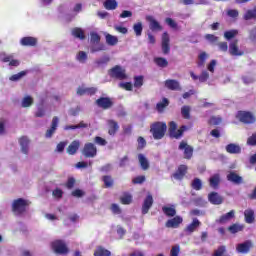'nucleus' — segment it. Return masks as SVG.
<instances>
[{"label": "nucleus", "instance_id": "obj_41", "mask_svg": "<svg viewBox=\"0 0 256 256\" xmlns=\"http://www.w3.org/2000/svg\"><path fill=\"white\" fill-rule=\"evenodd\" d=\"M245 21H250V19H256V8L252 10H247L244 14Z\"/></svg>", "mask_w": 256, "mask_h": 256}, {"label": "nucleus", "instance_id": "obj_50", "mask_svg": "<svg viewBox=\"0 0 256 256\" xmlns=\"http://www.w3.org/2000/svg\"><path fill=\"white\" fill-rule=\"evenodd\" d=\"M207 57H208V55L205 52H201L199 54V56H198V59H199L198 67H203V65H205V61H207Z\"/></svg>", "mask_w": 256, "mask_h": 256}, {"label": "nucleus", "instance_id": "obj_57", "mask_svg": "<svg viewBox=\"0 0 256 256\" xmlns=\"http://www.w3.org/2000/svg\"><path fill=\"white\" fill-rule=\"evenodd\" d=\"M222 119L219 116H212L209 120L210 125H220Z\"/></svg>", "mask_w": 256, "mask_h": 256}, {"label": "nucleus", "instance_id": "obj_4", "mask_svg": "<svg viewBox=\"0 0 256 256\" xmlns=\"http://www.w3.org/2000/svg\"><path fill=\"white\" fill-rule=\"evenodd\" d=\"M0 61L8 63L9 67H19L21 65V61L15 58L14 54H7L5 52L0 53Z\"/></svg>", "mask_w": 256, "mask_h": 256}, {"label": "nucleus", "instance_id": "obj_63", "mask_svg": "<svg viewBox=\"0 0 256 256\" xmlns=\"http://www.w3.org/2000/svg\"><path fill=\"white\" fill-rule=\"evenodd\" d=\"M138 149H144L145 145H147V141H145V138L138 137Z\"/></svg>", "mask_w": 256, "mask_h": 256}, {"label": "nucleus", "instance_id": "obj_43", "mask_svg": "<svg viewBox=\"0 0 256 256\" xmlns=\"http://www.w3.org/2000/svg\"><path fill=\"white\" fill-rule=\"evenodd\" d=\"M167 105H169V100H167V98H163V100L156 105V109L159 113H162Z\"/></svg>", "mask_w": 256, "mask_h": 256}, {"label": "nucleus", "instance_id": "obj_18", "mask_svg": "<svg viewBox=\"0 0 256 256\" xmlns=\"http://www.w3.org/2000/svg\"><path fill=\"white\" fill-rule=\"evenodd\" d=\"M20 44L23 47H35L37 45V38L31 36L23 37L20 39Z\"/></svg>", "mask_w": 256, "mask_h": 256}, {"label": "nucleus", "instance_id": "obj_60", "mask_svg": "<svg viewBox=\"0 0 256 256\" xmlns=\"http://www.w3.org/2000/svg\"><path fill=\"white\" fill-rule=\"evenodd\" d=\"M103 182L106 185V187H111L113 185V178H111V176H104Z\"/></svg>", "mask_w": 256, "mask_h": 256}, {"label": "nucleus", "instance_id": "obj_14", "mask_svg": "<svg viewBox=\"0 0 256 256\" xmlns=\"http://www.w3.org/2000/svg\"><path fill=\"white\" fill-rule=\"evenodd\" d=\"M251 247H253V242H251L250 240H247L244 243L238 244L236 246V250L238 251V253L245 254L251 251Z\"/></svg>", "mask_w": 256, "mask_h": 256}, {"label": "nucleus", "instance_id": "obj_49", "mask_svg": "<svg viewBox=\"0 0 256 256\" xmlns=\"http://www.w3.org/2000/svg\"><path fill=\"white\" fill-rule=\"evenodd\" d=\"M25 75H27V71H21L17 74H14L10 77V81H19L21 79H23V77H25Z\"/></svg>", "mask_w": 256, "mask_h": 256}, {"label": "nucleus", "instance_id": "obj_55", "mask_svg": "<svg viewBox=\"0 0 256 256\" xmlns=\"http://www.w3.org/2000/svg\"><path fill=\"white\" fill-rule=\"evenodd\" d=\"M225 246H220L217 250L214 251L213 256H229L225 254Z\"/></svg>", "mask_w": 256, "mask_h": 256}, {"label": "nucleus", "instance_id": "obj_3", "mask_svg": "<svg viewBox=\"0 0 256 256\" xmlns=\"http://www.w3.org/2000/svg\"><path fill=\"white\" fill-rule=\"evenodd\" d=\"M189 129H191V126L184 125L177 130V123H175L174 121L169 123L170 137H173L174 139H180V137H183V132Z\"/></svg>", "mask_w": 256, "mask_h": 256}, {"label": "nucleus", "instance_id": "obj_22", "mask_svg": "<svg viewBox=\"0 0 256 256\" xmlns=\"http://www.w3.org/2000/svg\"><path fill=\"white\" fill-rule=\"evenodd\" d=\"M19 143L22 153L27 155V153H29V138H27V136H23L19 139Z\"/></svg>", "mask_w": 256, "mask_h": 256}, {"label": "nucleus", "instance_id": "obj_5", "mask_svg": "<svg viewBox=\"0 0 256 256\" xmlns=\"http://www.w3.org/2000/svg\"><path fill=\"white\" fill-rule=\"evenodd\" d=\"M51 247L54 253L58 255H67L69 253V248H67V244L63 240H55L51 243Z\"/></svg>", "mask_w": 256, "mask_h": 256}, {"label": "nucleus", "instance_id": "obj_40", "mask_svg": "<svg viewBox=\"0 0 256 256\" xmlns=\"http://www.w3.org/2000/svg\"><path fill=\"white\" fill-rule=\"evenodd\" d=\"M154 62L156 63V65L158 67H162V68H165V67H167V65H169V62L167 61V59L162 58V57L154 58Z\"/></svg>", "mask_w": 256, "mask_h": 256}, {"label": "nucleus", "instance_id": "obj_24", "mask_svg": "<svg viewBox=\"0 0 256 256\" xmlns=\"http://www.w3.org/2000/svg\"><path fill=\"white\" fill-rule=\"evenodd\" d=\"M165 87L171 91H179V89H181V86L177 80H166Z\"/></svg>", "mask_w": 256, "mask_h": 256}, {"label": "nucleus", "instance_id": "obj_44", "mask_svg": "<svg viewBox=\"0 0 256 256\" xmlns=\"http://www.w3.org/2000/svg\"><path fill=\"white\" fill-rule=\"evenodd\" d=\"M72 35L77 39H85V33L80 28H75L72 30Z\"/></svg>", "mask_w": 256, "mask_h": 256}, {"label": "nucleus", "instance_id": "obj_15", "mask_svg": "<svg viewBox=\"0 0 256 256\" xmlns=\"http://www.w3.org/2000/svg\"><path fill=\"white\" fill-rule=\"evenodd\" d=\"M146 21H148L151 31H161L163 29L161 24L153 16H147Z\"/></svg>", "mask_w": 256, "mask_h": 256}, {"label": "nucleus", "instance_id": "obj_11", "mask_svg": "<svg viewBox=\"0 0 256 256\" xmlns=\"http://www.w3.org/2000/svg\"><path fill=\"white\" fill-rule=\"evenodd\" d=\"M58 125H59V118L55 116L52 119L51 127L46 131V134H45L46 139H51V137L55 135V131H57Z\"/></svg>", "mask_w": 256, "mask_h": 256}, {"label": "nucleus", "instance_id": "obj_16", "mask_svg": "<svg viewBox=\"0 0 256 256\" xmlns=\"http://www.w3.org/2000/svg\"><path fill=\"white\" fill-rule=\"evenodd\" d=\"M181 223H183V218L181 216H176L166 222V227L168 229H177Z\"/></svg>", "mask_w": 256, "mask_h": 256}, {"label": "nucleus", "instance_id": "obj_61", "mask_svg": "<svg viewBox=\"0 0 256 256\" xmlns=\"http://www.w3.org/2000/svg\"><path fill=\"white\" fill-rule=\"evenodd\" d=\"M242 229H243V226H239L237 224H234L229 227V231L232 233H239V231H241Z\"/></svg>", "mask_w": 256, "mask_h": 256}, {"label": "nucleus", "instance_id": "obj_23", "mask_svg": "<svg viewBox=\"0 0 256 256\" xmlns=\"http://www.w3.org/2000/svg\"><path fill=\"white\" fill-rule=\"evenodd\" d=\"M186 173H187V166L180 165L178 167V170L176 171V173H174L173 177H174V179L181 180V179H183V177H185Z\"/></svg>", "mask_w": 256, "mask_h": 256}, {"label": "nucleus", "instance_id": "obj_1", "mask_svg": "<svg viewBox=\"0 0 256 256\" xmlns=\"http://www.w3.org/2000/svg\"><path fill=\"white\" fill-rule=\"evenodd\" d=\"M28 205H31L29 200L18 198L12 202V211L15 215H23L27 211Z\"/></svg>", "mask_w": 256, "mask_h": 256}, {"label": "nucleus", "instance_id": "obj_35", "mask_svg": "<svg viewBox=\"0 0 256 256\" xmlns=\"http://www.w3.org/2000/svg\"><path fill=\"white\" fill-rule=\"evenodd\" d=\"M228 181H231L232 183H241L243 181V178H241L239 175L235 174V172H231L227 175Z\"/></svg>", "mask_w": 256, "mask_h": 256}, {"label": "nucleus", "instance_id": "obj_29", "mask_svg": "<svg viewBox=\"0 0 256 256\" xmlns=\"http://www.w3.org/2000/svg\"><path fill=\"white\" fill-rule=\"evenodd\" d=\"M79 141L75 140L73 141L67 148V153L69 155H75L77 153V151L79 150Z\"/></svg>", "mask_w": 256, "mask_h": 256}, {"label": "nucleus", "instance_id": "obj_33", "mask_svg": "<svg viewBox=\"0 0 256 256\" xmlns=\"http://www.w3.org/2000/svg\"><path fill=\"white\" fill-rule=\"evenodd\" d=\"M117 2L115 0H106L104 2V7L107 11H115L117 9Z\"/></svg>", "mask_w": 256, "mask_h": 256}, {"label": "nucleus", "instance_id": "obj_32", "mask_svg": "<svg viewBox=\"0 0 256 256\" xmlns=\"http://www.w3.org/2000/svg\"><path fill=\"white\" fill-rule=\"evenodd\" d=\"M162 211L164 215H167V217H175L177 214V211L175 210V206H164L162 208Z\"/></svg>", "mask_w": 256, "mask_h": 256}, {"label": "nucleus", "instance_id": "obj_21", "mask_svg": "<svg viewBox=\"0 0 256 256\" xmlns=\"http://www.w3.org/2000/svg\"><path fill=\"white\" fill-rule=\"evenodd\" d=\"M96 103L98 107H101L102 109H109L113 106V101H111L109 98H99Z\"/></svg>", "mask_w": 256, "mask_h": 256}, {"label": "nucleus", "instance_id": "obj_38", "mask_svg": "<svg viewBox=\"0 0 256 256\" xmlns=\"http://www.w3.org/2000/svg\"><path fill=\"white\" fill-rule=\"evenodd\" d=\"M33 105V97L27 95L21 101V106L24 108L31 107Z\"/></svg>", "mask_w": 256, "mask_h": 256}, {"label": "nucleus", "instance_id": "obj_42", "mask_svg": "<svg viewBox=\"0 0 256 256\" xmlns=\"http://www.w3.org/2000/svg\"><path fill=\"white\" fill-rule=\"evenodd\" d=\"M237 35H239L238 30H230L224 33V37L227 41H231V39H233L234 37H237Z\"/></svg>", "mask_w": 256, "mask_h": 256}, {"label": "nucleus", "instance_id": "obj_6", "mask_svg": "<svg viewBox=\"0 0 256 256\" xmlns=\"http://www.w3.org/2000/svg\"><path fill=\"white\" fill-rule=\"evenodd\" d=\"M236 119H239L241 121V123H245V124L255 123V121H256L255 115H253V113L247 112V111H239L236 114Z\"/></svg>", "mask_w": 256, "mask_h": 256}, {"label": "nucleus", "instance_id": "obj_54", "mask_svg": "<svg viewBox=\"0 0 256 256\" xmlns=\"http://www.w3.org/2000/svg\"><path fill=\"white\" fill-rule=\"evenodd\" d=\"M6 127H7V120L0 119V135H5L7 133Z\"/></svg>", "mask_w": 256, "mask_h": 256}, {"label": "nucleus", "instance_id": "obj_45", "mask_svg": "<svg viewBox=\"0 0 256 256\" xmlns=\"http://www.w3.org/2000/svg\"><path fill=\"white\" fill-rule=\"evenodd\" d=\"M87 127V124L84 122H80L78 125H67L64 127L65 131H69L70 129H85Z\"/></svg>", "mask_w": 256, "mask_h": 256}, {"label": "nucleus", "instance_id": "obj_28", "mask_svg": "<svg viewBox=\"0 0 256 256\" xmlns=\"http://www.w3.org/2000/svg\"><path fill=\"white\" fill-rule=\"evenodd\" d=\"M244 217L246 223H253L255 221V212L252 209H247L244 211Z\"/></svg>", "mask_w": 256, "mask_h": 256}, {"label": "nucleus", "instance_id": "obj_20", "mask_svg": "<svg viewBox=\"0 0 256 256\" xmlns=\"http://www.w3.org/2000/svg\"><path fill=\"white\" fill-rule=\"evenodd\" d=\"M208 200L212 205H221L223 203V197H221L217 192H212L208 195Z\"/></svg>", "mask_w": 256, "mask_h": 256}, {"label": "nucleus", "instance_id": "obj_26", "mask_svg": "<svg viewBox=\"0 0 256 256\" xmlns=\"http://www.w3.org/2000/svg\"><path fill=\"white\" fill-rule=\"evenodd\" d=\"M119 131V124L113 120H108V133L109 135H115Z\"/></svg>", "mask_w": 256, "mask_h": 256}, {"label": "nucleus", "instance_id": "obj_19", "mask_svg": "<svg viewBox=\"0 0 256 256\" xmlns=\"http://www.w3.org/2000/svg\"><path fill=\"white\" fill-rule=\"evenodd\" d=\"M97 88L81 86L77 90V95H95Z\"/></svg>", "mask_w": 256, "mask_h": 256}, {"label": "nucleus", "instance_id": "obj_46", "mask_svg": "<svg viewBox=\"0 0 256 256\" xmlns=\"http://www.w3.org/2000/svg\"><path fill=\"white\" fill-rule=\"evenodd\" d=\"M132 201H133V196H131V194L129 193H125L121 197V203H123V205H129Z\"/></svg>", "mask_w": 256, "mask_h": 256}, {"label": "nucleus", "instance_id": "obj_2", "mask_svg": "<svg viewBox=\"0 0 256 256\" xmlns=\"http://www.w3.org/2000/svg\"><path fill=\"white\" fill-rule=\"evenodd\" d=\"M165 131H167V124L165 122L155 123L151 127V133L154 139H163L165 137Z\"/></svg>", "mask_w": 256, "mask_h": 256}, {"label": "nucleus", "instance_id": "obj_47", "mask_svg": "<svg viewBox=\"0 0 256 256\" xmlns=\"http://www.w3.org/2000/svg\"><path fill=\"white\" fill-rule=\"evenodd\" d=\"M134 32L137 37H141V33H143V24L141 22H138L134 24L133 26Z\"/></svg>", "mask_w": 256, "mask_h": 256}, {"label": "nucleus", "instance_id": "obj_30", "mask_svg": "<svg viewBox=\"0 0 256 256\" xmlns=\"http://www.w3.org/2000/svg\"><path fill=\"white\" fill-rule=\"evenodd\" d=\"M226 151L227 153L237 155L238 153H241V147L237 144H228L226 146Z\"/></svg>", "mask_w": 256, "mask_h": 256}, {"label": "nucleus", "instance_id": "obj_48", "mask_svg": "<svg viewBox=\"0 0 256 256\" xmlns=\"http://www.w3.org/2000/svg\"><path fill=\"white\" fill-rule=\"evenodd\" d=\"M209 181H210V186H212L214 189H215L216 187H218L219 181H220L219 174L213 175V176L210 178Z\"/></svg>", "mask_w": 256, "mask_h": 256}, {"label": "nucleus", "instance_id": "obj_62", "mask_svg": "<svg viewBox=\"0 0 256 256\" xmlns=\"http://www.w3.org/2000/svg\"><path fill=\"white\" fill-rule=\"evenodd\" d=\"M115 31H117L118 33H122V35H127V28L123 27V26H119V25H115L114 26Z\"/></svg>", "mask_w": 256, "mask_h": 256}, {"label": "nucleus", "instance_id": "obj_25", "mask_svg": "<svg viewBox=\"0 0 256 256\" xmlns=\"http://www.w3.org/2000/svg\"><path fill=\"white\" fill-rule=\"evenodd\" d=\"M138 161L143 171H147V169H149V160L147 159V157H145V155L139 154Z\"/></svg>", "mask_w": 256, "mask_h": 256}, {"label": "nucleus", "instance_id": "obj_37", "mask_svg": "<svg viewBox=\"0 0 256 256\" xmlns=\"http://www.w3.org/2000/svg\"><path fill=\"white\" fill-rule=\"evenodd\" d=\"M87 59H88V56H87V52L85 51H79L76 54V61H78V63H87Z\"/></svg>", "mask_w": 256, "mask_h": 256}, {"label": "nucleus", "instance_id": "obj_7", "mask_svg": "<svg viewBox=\"0 0 256 256\" xmlns=\"http://www.w3.org/2000/svg\"><path fill=\"white\" fill-rule=\"evenodd\" d=\"M83 156L93 158L97 156V147L93 143H86L83 148Z\"/></svg>", "mask_w": 256, "mask_h": 256}, {"label": "nucleus", "instance_id": "obj_10", "mask_svg": "<svg viewBox=\"0 0 256 256\" xmlns=\"http://www.w3.org/2000/svg\"><path fill=\"white\" fill-rule=\"evenodd\" d=\"M179 151H183L185 159H191L193 157V147H191L187 142L182 141L178 146Z\"/></svg>", "mask_w": 256, "mask_h": 256}, {"label": "nucleus", "instance_id": "obj_36", "mask_svg": "<svg viewBox=\"0 0 256 256\" xmlns=\"http://www.w3.org/2000/svg\"><path fill=\"white\" fill-rule=\"evenodd\" d=\"M106 43L107 45L110 46H115L117 45V43H119V39L117 38V36H113L111 34H106Z\"/></svg>", "mask_w": 256, "mask_h": 256}, {"label": "nucleus", "instance_id": "obj_51", "mask_svg": "<svg viewBox=\"0 0 256 256\" xmlns=\"http://www.w3.org/2000/svg\"><path fill=\"white\" fill-rule=\"evenodd\" d=\"M192 187H193V189H195L196 191L201 190V187H203V183L201 182V179L195 178V179L192 181Z\"/></svg>", "mask_w": 256, "mask_h": 256}, {"label": "nucleus", "instance_id": "obj_31", "mask_svg": "<svg viewBox=\"0 0 256 256\" xmlns=\"http://www.w3.org/2000/svg\"><path fill=\"white\" fill-rule=\"evenodd\" d=\"M94 256H111V251L107 250L106 248H103L102 246H98L94 250Z\"/></svg>", "mask_w": 256, "mask_h": 256}, {"label": "nucleus", "instance_id": "obj_39", "mask_svg": "<svg viewBox=\"0 0 256 256\" xmlns=\"http://www.w3.org/2000/svg\"><path fill=\"white\" fill-rule=\"evenodd\" d=\"M235 217V211L231 210L230 212L226 213L225 215L221 216L220 223H226V221H231Z\"/></svg>", "mask_w": 256, "mask_h": 256}, {"label": "nucleus", "instance_id": "obj_58", "mask_svg": "<svg viewBox=\"0 0 256 256\" xmlns=\"http://www.w3.org/2000/svg\"><path fill=\"white\" fill-rule=\"evenodd\" d=\"M143 86V76H137L134 78V87H137L139 89V87Z\"/></svg>", "mask_w": 256, "mask_h": 256}, {"label": "nucleus", "instance_id": "obj_34", "mask_svg": "<svg viewBox=\"0 0 256 256\" xmlns=\"http://www.w3.org/2000/svg\"><path fill=\"white\" fill-rule=\"evenodd\" d=\"M107 49V47L105 46V44H101V43H95L92 44L90 51L91 53H97L99 51H105Z\"/></svg>", "mask_w": 256, "mask_h": 256}, {"label": "nucleus", "instance_id": "obj_9", "mask_svg": "<svg viewBox=\"0 0 256 256\" xmlns=\"http://www.w3.org/2000/svg\"><path fill=\"white\" fill-rule=\"evenodd\" d=\"M229 53L234 57H241L243 50L239 49V40H232L229 44Z\"/></svg>", "mask_w": 256, "mask_h": 256}, {"label": "nucleus", "instance_id": "obj_17", "mask_svg": "<svg viewBox=\"0 0 256 256\" xmlns=\"http://www.w3.org/2000/svg\"><path fill=\"white\" fill-rule=\"evenodd\" d=\"M190 77L193 81H199V83H205L209 79V72L202 71L201 75H196L193 72H190Z\"/></svg>", "mask_w": 256, "mask_h": 256}, {"label": "nucleus", "instance_id": "obj_56", "mask_svg": "<svg viewBox=\"0 0 256 256\" xmlns=\"http://www.w3.org/2000/svg\"><path fill=\"white\" fill-rule=\"evenodd\" d=\"M35 116L36 117H45V108L43 107V104L38 106Z\"/></svg>", "mask_w": 256, "mask_h": 256}, {"label": "nucleus", "instance_id": "obj_59", "mask_svg": "<svg viewBox=\"0 0 256 256\" xmlns=\"http://www.w3.org/2000/svg\"><path fill=\"white\" fill-rule=\"evenodd\" d=\"M247 145H251L252 147H255V145H256V133L252 134V135L247 139Z\"/></svg>", "mask_w": 256, "mask_h": 256}, {"label": "nucleus", "instance_id": "obj_64", "mask_svg": "<svg viewBox=\"0 0 256 256\" xmlns=\"http://www.w3.org/2000/svg\"><path fill=\"white\" fill-rule=\"evenodd\" d=\"M249 39L250 41H256V27L249 31Z\"/></svg>", "mask_w": 256, "mask_h": 256}, {"label": "nucleus", "instance_id": "obj_13", "mask_svg": "<svg viewBox=\"0 0 256 256\" xmlns=\"http://www.w3.org/2000/svg\"><path fill=\"white\" fill-rule=\"evenodd\" d=\"M153 207V196L151 194H148L146 198L144 199L143 205H142V213L143 215H147L149 213V209Z\"/></svg>", "mask_w": 256, "mask_h": 256}, {"label": "nucleus", "instance_id": "obj_52", "mask_svg": "<svg viewBox=\"0 0 256 256\" xmlns=\"http://www.w3.org/2000/svg\"><path fill=\"white\" fill-rule=\"evenodd\" d=\"M181 113H182V117H184V119H189L190 113H191V107L183 106L181 108Z\"/></svg>", "mask_w": 256, "mask_h": 256}, {"label": "nucleus", "instance_id": "obj_27", "mask_svg": "<svg viewBox=\"0 0 256 256\" xmlns=\"http://www.w3.org/2000/svg\"><path fill=\"white\" fill-rule=\"evenodd\" d=\"M199 225H201V222L199 221V219L194 218L192 223H190L187 228H186V232L187 233H193L194 231H197Z\"/></svg>", "mask_w": 256, "mask_h": 256}, {"label": "nucleus", "instance_id": "obj_12", "mask_svg": "<svg viewBox=\"0 0 256 256\" xmlns=\"http://www.w3.org/2000/svg\"><path fill=\"white\" fill-rule=\"evenodd\" d=\"M170 43V38H169V34L167 32H164L162 34V52L164 53V55L169 54V51H171V47L169 46Z\"/></svg>", "mask_w": 256, "mask_h": 256}, {"label": "nucleus", "instance_id": "obj_8", "mask_svg": "<svg viewBox=\"0 0 256 256\" xmlns=\"http://www.w3.org/2000/svg\"><path fill=\"white\" fill-rule=\"evenodd\" d=\"M110 77H114L115 79H127V74H125V69L121 66H115L109 71Z\"/></svg>", "mask_w": 256, "mask_h": 256}, {"label": "nucleus", "instance_id": "obj_53", "mask_svg": "<svg viewBox=\"0 0 256 256\" xmlns=\"http://www.w3.org/2000/svg\"><path fill=\"white\" fill-rule=\"evenodd\" d=\"M100 41L101 37L99 36V34L95 32L90 33V42L92 43V45H95V43H99Z\"/></svg>", "mask_w": 256, "mask_h": 256}]
</instances>
